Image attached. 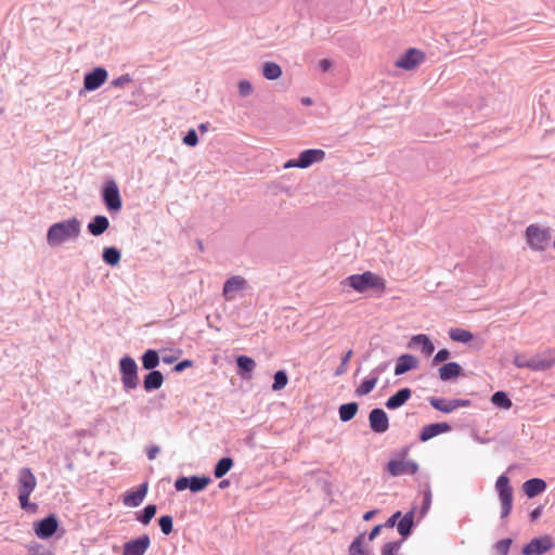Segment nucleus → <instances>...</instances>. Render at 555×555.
Returning <instances> with one entry per match:
<instances>
[{"mask_svg": "<svg viewBox=\"0 0 555 555\" xmlns=\"http://www.w3.org/2000/svg\"><path fill=\"white\" fill-rule=\"evenodd\" d=\"M343 284L350 286L358 293H365L369 289L384 293L386 289L385 279L371 271H365L362 274H352L346 278Z\"/></svg>", "mask_w": 555, "mask_h": 555, "instance_id": "1", "label": "nucleus"}, {"mask_svg": "<svg viewBox=\"0 0 555 555\" xmlns=\"http://www.w3.org/2000/svg\"><path fill=\"white\" fill-rule=\"evenodd\" d=\"M79 233L80 222L76 218H73L51 225L47 234V240L50 245L54 246L68 238L77 237Z\"/></svg>", "mask_w": 555, "mask_h": 555, "instance_id": "2", "label": "nucleus"}, {"mask_svg": "<svg viewBox=\"0 0 555 555\" xmlns=\"http://www.w3.org/2000/svg\"><path fill=\"white\" fill-rule=\"evenodd\" d=\"M37 485L36 477L31 469L24 467L18 476V500L23 509L36 511L38 505L29 502V496Z\"/></svg>", "mask_w": 555, "mask_h": 555, "instance_id": "3", "label": "nucleus"}, {"mask_svg": "<svg viewBox=\"0 0 555 555\" xmlns=\"http://www.w3.org/2000/svg\"><path fill=\"white\" fill-rule=\"evenodd\" d=\"M514 364L519 369H529L531 371H544L555 365V353L550 350L540 352L529 360L522 356H515Z\"/></svg>", "mask_w": 555, "mask_h": 555, "instance_id": "4", "label": "nucleus"}, {"mask_svg": "<svg viewBox=\"0 0 555 555\" xmlns=\"http://www.w3.org/2000/svg\"><path fill=\"white\" fill-rule=\"evenodd\" d=\"M120 379L126 391L135 389L139 385L138 365L133 358L125 356L119 361Z\"/></svg>", "mask_w": 555, "mask_h": 555, "instance_id": "5", "label": "nucleus"}, {"mask_svg": "<svg viewBox=\"0 0 555 555\" xmlns=\"http://www.w3.org/2000/svg\"><path fill=\"white\" fill-rule=\"evenodd\" d=\"M495 488L501 501V518H505L513 507V488L509 485V478L505 474L501 475L496 479Z\"/></svg>", "mask_w": 555, "mask_h": 555, "instance_id": "6", "label": "nucleus"}, {"mask_svg": "<svg viewBox=\"0 0 555 555\" xmlns=\"http://www.w3.org/2000/svg\"><path fill=\"white\" fill-rule=\"evenodd\" d=\"M325 158L323 150H306L299 154L298 159H289L284 164V168H307L314 163H320Z\"/></svg>", "mask_w": 555, "mask_h": 555, "instance_id": "7", "label": "nucleus"}, {"mask_svg": "<svg viewBox=\"0 0 555 555\" xmlns=\"http://www.w3.org/2000/svg\"><path fill=\"white\" fill-rule=\"evenodd\" d=\"M526 237L528 245L532 249L544 250L550 244L551 234L547 230L531 224L526 230Z\"/></svg>", "mask_w": 555, "mask_h": 555, "instance_id": "8", "label": "nucleus"}, {"mask_svg": "<svg viewBox=\"0 0 555 555\" xmlns=\"http://www.w3.org/2000/svg\"><path fill=\"white\" fill-rule=\"evenodd\" d=\"M425 61V53L418 49L410 48L395 62L397 68L413 70Z\"/></svg>", "mask_w": 555, "mask_h": 555, "instance_id": "9", "label": "nucleus"}, {"mask_svg": "<svg viewBox=\"0 0 555 555\" xmlns=\"http://www.w3.org/2000/svg\"><path fill=\"white\" fill-rule=\"evenodd\" d=\"M60 521L54 514H50L47 517L36 521L34 524V530L39 539L51 538L59 529Z\"/></svg>", "mask_w": 555, "mask_h": 555, "instance_id": "10", "label": "nucleus"}, {"mask_svg": "<svg viewBox=\"0 0 555 555\" xmlns=\"http://www.w3.org/2000/svg\"><path fill=\"white\" fill-rule=\"evenodd\" d=\"M554 546L553 540L548 534L533 538L529 543H527L521 553L524 555H542L547 551L552 550Z\"/></svg>", "mask_w": 555, "mask_h": 555, "instance_id": "11", "label": "nucleus"}, {"mask_svg": "<svg viewBox=\"0 0 555 555\" xmlns=\"http://www.w3.org/2000/svg\"><path fill=\"white\" fill-rule=\"evenodd\" d=\"M387 470L392 477L414 475L418 470V464L413 460H390Z\"/></svg>", "mask_w": 555, "mask_h": 555, "instance_id": "12", "label": "nucleus"}, {"mask_svg": "<svg viewBox=\"0 0 555 555\" xmlns=\"http://www.w3.org/2000/svg\"><path fill=\"white\" fill-rule=\"evenodd\" d=\"M102 195L108 210L118 211L121 209L122 203L115 181H108L104 185Z\"/></svg>", "mask_w": 555, "mask_h": 555, "instance_id": "13", "label": "nucleus"}, {"mask_svg": "<svg viewBox=\"0 0 555 555\" xmlns=\"http://www.w3.org/2000/svg\"><path fill=\"white\" fill-rule=\"evenodd\" d=\"M369 425L373 433L384 434L389 429V417L380 408H374L369 413Z\"/></svg>", "mask_w": 555, "mask_h": 555, "instance_id": "14", "label": "nucleus"}, {"mask_svg": "<svg viewBox=\"0 0 555 555\" xmlns=\"http://www.w3.org/2000/svg\"><path fill=\"white\" fill-rule=\"evenodd\" d=\"M151 545L150 535L144 533L124 544L122 555H144Z\"/></svg>", "mask_w": 555, "mask_h": 555, "instance_id": "15", "label": "nucleus"}, {"mask_svg": "<svg viewBox=\"0 0 555 555\" xmlns=\"http://www.w3.org/2000/svg\"><path fill=\"white\" fill-rule=\"evenodd\" d=\"M107 79V72L103 67H96L92 72L86 74L83 79V87L88 91H93L100 88Z\"/></svg>", "mask_w": 555, "mask_h": 555, "instance_id": "16", "label": "nucleus"}, {"mask_svg": "<svg viewBox=\"0 0 555 555\" xmlns=\"http://www.w3.org/2000/svg\"><path fill=\"white\" fill-rule=\"evenodd\" d=\"M451 430V426L448 423H433L425 425L420 433V440L422 442L428 441L429 439Z\"/></svg>", "mask_w": 555, "mask_h": 555, "instance_id": "17", "label": "nucleus"}, {"mask_svg": "<svg viewBox=\"0 0 555 555\" xmlns=\"http://www.w3.org/2000/svg\"><path fill=\"white\" fill-rule=\"evenodd\" d=\"M149 489L147 481L139 486L135 491L129 492L124 498V504L129 507H138L144 501Z\"/></svg>", "mask_w": 555, "mask_h": 555, "instance_id": "18", "label": "nucleus"}, {"mask_svg": "<svg viewBox=\"0 0 555 555\" xmlns=\"http://www.w3.org/2000/svg\"><path fill=\"white\" fill-rule=\"evenodd\" d=\"M438 373L442 382H450L461 376L463 369L457 362H448L439 367Z\"/></svg>", "mask_w": 555, "mask_h": 555, "instance_id": "19", "label": "nucleus"}, {"mask_svg": "<svg viewBox=\"0 0 555 555\" xmlns=\"http://www.w3.org/2000/svg\"><path fill=\"white\" fill-rule=\"evenodd\" d=\"M414 516L415 507L406 512L403 516L401 515V518L397 526V530L403 539H406L409 535H411L413 531V528L415 526Z\"/></svg>", "mask_w": 555, "mask_h": 555, "instance_id": "20", "label": "nucleus"}, {"mask_svg": "<svg viewBox=\"0 0 555 555\" xmlns=\"http://www.w3.org/2000/svg\"><path fill=\"white\" fill-rule=\"evenodd\" d=\"M412 390L408 387L399 389L395 395L389 397L385 402V406L388 410H396L405 404V402L411 398Z\"/></svg>", "mask_w": 555, "mask_h": 555, "instance_id": "21", "label": "nucleus"}, {"mask_svg": "<svg viewBox=\"0 0 555 555\" xmlns=\"http://www.w3.org/2000/svg\"><path fill=\"white\" fill-rule=\"evenodd\" d=\"M246 285L244 278L240 275L232 276L229 279L223 286V296L227 300H232L235 297V293L242 291Z\"/></svg>", "mask_w": 555, "mask_h": 555, "instance_id": "22", "label": "nucleus"}, {"mask_svg": "<svg viewBox=\"0 0 555 555\" xmlns=\"http://www.w3.org/2000/svg\"><path fill=\"white\" fill-rule=\"evenodd\" d=\"M418 366V360L416 357L405 353L401 354L398 358L396 367H395V375H402L411 370H414Z\"/></svg>", "mask_w": 555, "mask_h": 555, "instance_id": "23", "label": "nucleus"}, {"mask_svg": "<svg viewBox=\"0 0 555 555\" xmlns=\"http://www.w3.org/2000/svg\"><path fill=\"white\" fill-rule=\"evenodd\" d=\"M546 487V482L541 478L528 479L522 485L524 492L529 499H532L542 493Z\"/></svg>", "mask_w": 555, "mask_h": 555, "instance_id": "24", "label": "nucleus"}, {"mask_svg": "<svg viewBox=\"0 0 555 555\" xmlns=\"http://www.w3.org/2000/svg\"><path fill=\"white\" fill-rule=\"evenodd\" d=\"M237 364V375L242 378L249 379L251 377V373L256 367V362L247 356H238L236 358Z\"/></svg>", "mask_w": 555, "mask_h": 555, "instance_id": "25", "label": "nucleus"}, {"mask_svg": "<svg viewBox=\"0 0 555 555\" xmlns=\"http://www.w3.org/2000/svg\"><path fill=\"white\" fill-rule=\"evenodd\" d=\"M164 383V376L160 371L152 370L150 371L143 379L144 390L151 392L153 390H157L162 387Z\"/></svg>", "mask_w": 555, "mask_h": 555, "instance_id": "26", "label": "nucleus"}, {"mask_svg": "<svg viewBox=\"0 0 555 555\" xmlns=\"http://www.w3.org/2000/svg\"><path fill=\"white\" fill-rule=\"evenodd\" d=\"M109 227L108 219L104 216H95L88 224V230L92 235L99 236L103 234Z\"/></svg>", "mask_w": 555, "mask_h": 555, "instance_id": "27", "label": "nucleus"}, {"mask_svg": "<svg viewBox=\"0 0 555 555\" xmlns=\"http://www.w3.org/2000/svg\"><path fill=\"white\" fill-rule=\"evenodd\" d=\"M359 404L354 401L344 403L338 408L339 420L344 423L351 421L358 413Z\"/></svg>", "mask_w": 555, "mask_h": 555, "instance_id": "28", "label": "nucleus"}, {"mask_svg": "<svg viewBox=\"0 0 555 555\" xmlns=\"http://www.w3.org/2000/svg\"><path fill=\"white\" fill-rule=\"evenodd\" d=\"M233 465H234V462L231 457H228V456L221 457L217 462V464L215 465V468H214L215 478L220 479L223 476H225L231 470Z\"/></svg>", "mask_w": 555, "mask_h": 555, "instance_id": "29", "label": "nucleus"}, {"mask_svg": "<svg viewBox=\"0 0 555 555\" xmlns=\"http://www.w3.org/2000/svg\"><path fill=\"white\" fill-rule=\"evenodd\" d=\"M378 379L375 375L370 373L369 377H366L359 387L354 390V395L358 397L369 395L376 386Z\"/></svg>", "mask_w": 555, "mask_h": 555, "instance_id": "30", "label": "nucleus"}, {"mask_svg": "<svg viewBox=\"0 0 555 555\" xmlns=\"http://www.w3.org/2000/svg\"><path fill=\"white\" fill-rule=\"evenodd\" d=\"M211 482V478L208 476H190V487L191 492L197 493L206 489V487Z\"/></svg>", "mask_w": 555, "mask_h": 555, "instance_id": "31", "label": "nucleus"}, {"mask_svg": "<svg viewBox=\"0 0 555 555\" xmlns=\"http://www.w3.org/2000/svg\"><path fill=\"white\" fill-rule=\"evenodd\" d=\"M429 404L437 411L442 413H451L454 411L453 401L444 398L430 397Z\"/></svg>", "mask_w": 555, "mask_h": 555, "instance_id": "32", "label": "nucleus"}, {"mask_svg": "<svg viewBox=\"0 0 555 555\" xmlns=\"http://www.w3.org/2000/svg\"><path fill=\"white\" fill-rule=\"evenodd\" d=\"M156 512L157 506L154 504H149L143 509L135 513V519L143 525H149L156 515Z\"/></svg>", "mask_w": 555, "mask_h": 555, "instance_id": "33", "label": "nucleus"}, {"mask_svg": "<svg viewBox=\"0 0 555 555\" xmlns=\"http://www.w3.org/2000/svg\"><path fill=\"white\" fill-rule=\"evenodd\" d=\"M159 363V356L155 349H146L142 356V365L145 370H154Z\"/></svg>", "mask_w": 555, "mask_h": 555, "instance_id": "34", "label": "nucleus"}, {"mask_svg": "<svg viewBox=\"0 0 555 555\" xmlns=\"http://www.w3.org/2000/svg\"><path fill=\"white\" fill-rule=\"evenodd\" d=\"M491 403L498 408L508 410L513 403L505 391L499 390L491 396Z\"/></svg>", "mask_w": 555, "mask_h": 555, "instance_id": "35", "label": "nucleus"}, {"mask_svg": "<svg viewBox=\"0 0 555 555\" xmlns=\"http://www.w3.org/2000/svg\"><path fill=\"white\" fill-rule=\"evenodd\" d=\"M262 74L268 80H275L282 76V69L274 62H266L262 66Z\"/></svg>", "mask_w": 555, "mask_h": 555, "instance_id": "36", "label": "nucleus"}, {"mask_svg": "<svg viewBox=\"0 0 555 555\" xmlns=\"http://www.w3.org/2000/svg\"><path fill=\"white\" fill-rule=\"evenodd\" d=\"M450 338L455 343L468 344L473 339V334L464 328H451Z\"/></svg>", "mask_w": 555, "mask_h": 555, "instance_id": "37", "label": "nucleus"}, {"mask_svg": "<svg viewBox=\"0 0 555 555\" xmlns=\"http://www.w3.org/2000/svg\"><path fill=\"white\" fill-rule=\"evenodd\" d=\"M364 537L365 532H362L354 538L348 548L349 555H370L369 551L363 548Z\"/></svg>", "mask_w": 555, "mask_h": 555, "instance_id": "38", "label": "nucleus"}, {"mask_svg": "<svg viewBox=\"0 0 555 555\" xmlns=\"http://www.w3.org/2000/svg\"><path fill=\"white\" fill-rule=\"evenodd\" d=\"M103 260L109 266H116L120 260V253L115 247H106L103 250Z\"/></svg>", "mask_w": 555, "mask_h": 555, "instance_id": "39", "label": "nucleus"}, {"mask_svg": "<svg viewBox=\"0 0 555 555\" xmlns=\"http://www.w3.org/2000/svg\"><path fill=\"white\" fill-rule=\"evenodd\" d=\"M288 383L287 373L284 370L276 371L273 375L272 390L279 391L283 389Z\"/></svg>", "mask_w": 555, "mask_h": 555, "instance_id": "40", "label": "nucleus"}, {"mask_svg": "<svg viewBox=\"0 0 555 555\" xmlns=\"http://www.w3.org/2000/svg\"><path fill=\"white\" fill-rule=\"evenodd\" d=\"M158 525L165 535H169L173 530V518L170 515H163L158 519Z\"/></svg>", "mask_w": 555, "mask_h": 555, "instance_id": "41", "label": "nucleus"}, {"mask_svg": "<svg viewBox=\"0 0 555 555\" xmlns=\"http://www.w3.org/2000/svg\"><path fill=\"white\" fill-rule=\"evenodd\" d=\"M410 347H434L429 337L424 334L413 336L410 341Z\"/></svg>", "mask_w": 555, "mask_h": 555, "instance_id": "42", "label": "nucleus"}, {"mask_svg": "<svg viewBox=\"0 0 555 555\" xmlns=\"http://www.w3.org/2000/svg\"><path fill=\"white\" fill-rule=\"evenodd\" d=\"M402 541L388 542L383 545L380 553L382 555H396L400 550Z\"/></svg>", "mask_w": 555, "mask_h": 555, "instance_id": "43", "label": "nucleus"}, {"mask_svg": "<svg viewBox=\"0 0 555 555\" xmlns=\"http://www.w3.org/2000/svg\"><path fill=\"white\" fill-rule=\"evenodd\" d=\"M512 542L511 538L502 539L494 544V548L500 555H508Z\"/></svg>", "mask_w": 555, "mask_h": 555, "instance_id": "44", "label": "nucleus"}, {"mask_svg": "<svg viewBox=\"0 0 555 555\" xmlns=\"http://www.w3.org/2000/svg\"><path fill=\"white\" fill-rule=\"evenodd\" d=\"M430 504H431V490H430L429 486H427V489L424 492V500H423V504H422V508H421L422 516L427 513V511L430 507Z\"/></svg>", "mask_w": 555, "mask_h": 555, "instance_id": "45", "label": "nucleus"}, {"mask_svg": "<svg viewBox=\"0 0 555 555\" xmlns=\"http://www.w3.org/2000/svg\"><path fill=\"white\" fill-rule=\"evenodd\" d=\"M238 92L242 96H247L253 92V86L248 80H241L238 82Z\"/></svg>", "mask_w": 555, "mask_h": 555, "instance_id": "46", "label": "nucleus"}, {"mask_svg": "<svg viewBox=\"0 0 555 555\" xmlns=\"http://www.w3.org/2000/svg\"><path fill=\"white\" fill-rule=\"evenodd\" d=\"M190 477L181 476L175 481V488L177 491H184L189 489Z\"/></svg>", "mask_w": 555, "mask_h": 555, "instance_id": "47", "label": "nucleus"}, {"mask_svg": "<svg viewBox=\"0 0 555 555\" xmlns=\"http://www.w3.org/2000/svg\"><path fill=\"white\" fill-rule=\"evenodd\" d=\"M183 142L189 146H195L198 142V137L195 130L191 129L183 138Z\"/></svg>", "mask_w": 555, "mask_h": 555, "instance_id": "48", "label": "nucleus"}, {"mask_svg": "<svg viewBox=\"0 0 555 555\" xmlns=\"http://www.w3.org/2000/svg\"><path fill=\"white\" fill-rule=\"evenodd\" d=\"M401 518V512L397 511L395 512L383 525L385 528H393L395 526H398V520Z\"/></svg>", "mask_w": 555, "mask_h": 555, "instance_id": "49", "label": "nucleus"}, {"mask_svg": "<svg viewBox=\"0 0 555 555\" xmlns=\"http://www.w3.org/2000/svg\"><path fill=\"white\" fill-rule=\"evenodd\" d=\"M450 358L449 349H439V351L434 357V363L444 362Z\"/></svg>", "mask_w": 555, "mask_h": 555, "instance_id": "50", "label": "nucleus"}, {"mask_svg": "<svg viewBox=\"0 0 555 555\" xmlns=\"http://www.w3.org/2000/svg\"><path fill=\"white\" fill-rule=\"evenodd\" d=\"M192 365H193V361H191L189 359L182 360L173 366V372L180 373V372L184 371L185 369L191 367Z\"/></svg>", "mask_w": 555, "mask_h": 555, "instance_id": "51", "label": "nucleus"}, {"mask_svg": "<svg viewBox=\"0 0 555 555\" xmlns=\"http://www.w3.org/2000/svg\"><path fill=\"white\" fill-rule=\"evenodd\" d=\"M130 81H131V78L129 77V75H124V76H120L117 79L113 80L112 85L114 87H121L125 83H129Z\"/></svg>", "mask_w": 555, "mask_h": 555, "instance_id": "52", "label": "nucleus"}, {"mask_svg": "<svg viewBox=\"0 0 555 555\" xmlns=\"http://www.w3.org/2000/svg\"><path fill=\"white\" fill-rule=\"evenodd\" d=\"M383 528L384 526L382 524L374 526L372 530L367 533L369 541H373L380 533V530Z\"/></svg>", "mask_w": 555, "mask_h": 555, "instance_id": "53", "label": "nucleus"}, {"mask_svg": "<svg viewBox=\"0 0 555 555\" xmlns=\"http://www.w3.org/2000/svg\"><path fill=\"white\" fill-rule=\"evenodd\" d=\"M454 410L457 408H465L470 405V400L468 399H452Z\"/></svg>", "mask_w": 555, "mask_h": 555, "instance_id": "54", "label": "nucleus"}, {"mask_svg": "<svg viewBox=\"0 0 555 555\" xmlns=\"http://www.w3.org/2000/svg\"><path fill=\"white\" fill-rule=\"evenodd\" d=\"M332 66V62L327 59H323L319 62V68L322 70V72H327Z\"/></svg>", "mask_w": 555, "mask_h": 555, "instance_id": "55", "label": "nucleus"}, {"mask_svg": "<svg viewBox=\"0 0 555 555\" xmlns=\"http://www.w3.org/2000/svg\"><path fill=\"white\" fill-rule=\"evenodd\" d=\"M387 367V363H382L378 366H376L374 370L371 371L372 375H375L377 379H379V375L382 372H384Z\"/></svg>", "mask_w": 555, "mask_h": 555, "instance_id": "56", "label": "nucleus"}, {"mask_svg": "<svg viewBox=\"0 0 555 555\" xmlns=\"http://www.w3.org/2000/svg\"><path fill=\"white\" fill-rule=\"evenodd\" d=\"M348 366L345 363H340L338 367L334 372V376L338 377L344 375L347 372Z\"/></svg>", "mask_w": 555, "mask_h": 555, "instance_id": "57", "label": "nucleus"}, {"mask_svg": "<svg viewBox=\"0 0 555 555\" xmlns=\"http://www.w3.org/2000/svg\"><path fill=\"white\" fill-rule=\"evenodd\" d=\"M542 514V506L533 508L530 513L531 520H537Z\"/></svg>", "mask_w": 555, "mask_h": 555, "instance_id": "58", "label": "nucleus"}, {"mask_svg": "<svg viewBox=\"0 0 555 555\" xmlns=\"http://www.w3.org/2000/svg\"><path fill=\"white\" fill-rule=\"evenodd\" d=\"M378 513V509H371L366 513H364L363 515V520L364 521H370L371 519H373V517Z\"/></svg>", "mask_w": 555, "mask_h": 555, "instance_id": "59", "label": "nucleus"}, {"mask_svg": "<svg viewBox=\"0 0 555 555\" xmlns=\"http://www.w3.org/2000/svg\"><path fill=\"white\" fill-rule=\"evenodd\" d=\"M159 452V448L158 447H153L151 448L149 451H147V459L149 460H153L155 459L156 454Z\"/></svg>", "mask_w": 555, "mask_h": 555, "instance_id": "60", "label": "nucleus"}, {"mask_svg": "<svg viewBox=\"0 0 555 555\" xmlns=\"http://www.w3.org/2000/svg\"><path fill=\"white\" fill-rule=\"evenodd\" d=\"M409 451H410V448L404 447L400 451L397 452V456L400 457L401 460H404L406 457Z\"/></svg>", "mask_w": 555, "mask_h": 555, "instance_id": "61", "label": "nucleus"}, {"mask_svg": "<svg viewBox=\"0 0 555 555\" xmlns=\"http://www.w3.org/2000/svg\"><path fill=\"white\" fill-rule=\"evenodd\" d=\"M351 356H352V349H349V350H348V351L343 356V358H341V362H340V363H345V365H347V366H348V362H349V360H350Z\"/></svg>", "mask_w": 555, "mask_h": 555, "instance_id": "62", "label": "nucleus"}, {"mask_svg": "<svg viewBox=\"0 0 555 555\" xmlns=\"http://www.w3.org/2000/svg\"><path fill=\"white\" fill-rule=\"evenodd\" d=\"M229 486H230V481H229L228 479H223V480H221V481L219 482V485H218V487H219L220 489H225V488H228Z\"/></svg>", "mask_w": 555, "mask_h": 555, "instance_id": "63", "label": "nucleus"}, {"mask_svg": "<svg viewBox=\"0 0 555 555\" xmlns=\"http://www.w3.org/2000/svg\"><path fill=\"white\" fill-rule=\"evenodd\" d=\"M301 103L304 105H311L312 104V100L310 98H302L301 99Z\"/></svg>", "mask_w": 555, "mask_h": 555, "instance_id": "64", "label": "nucleus"}]
</instances>
